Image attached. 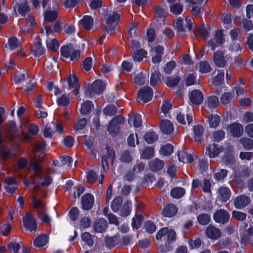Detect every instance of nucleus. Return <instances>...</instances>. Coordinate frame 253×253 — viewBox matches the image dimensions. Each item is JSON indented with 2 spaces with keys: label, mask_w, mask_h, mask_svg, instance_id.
I'll use <instances>...</instances> for the list:
<instances>
[{
  "label": "nucleus",
  "mask_w": 253,
  "mask_h": 253,
  "mask_svg": "<svg viewBox=\"0 0 253 253\" xmlns=\"http://www.w3.org/2000/svg\"><path fill=\"white\" fill-rule=\"evenodd\" d=\"M32 168L35 171V175L41 179L40 182L34 186V190H38L40 186L44 188L48 187L52 181L51 176L48 173H43L42 168L37 161L33 163Z\"/></svg>",
  "instance_id": "1"
},
{
  "label": "nucleus",
  "mask_w": 253,
  "mask_h": 253,
  "mask_svg": "<svg viewBox=\"0 0 253 253\" xmlns=\"http://www.w3.org/2000/svg\"><path fill=\"white\" fill-rule=\"evenodd\" d=\"M33 206L37 210L39 218L44 223L48 224L51 219L47 213L45 204L35 196H33Z\"/></svg>",
  "instance_id": "2"
},
{
  "label": "nucleus",
  "mask_w": 253,
  "mask_h": 253,
  "mask_svg": "<svg viewBox=\"0 0 253 253\" xmlns=\"http://www.w3.org/2000/svg\"><path fill=\"white\" fill-rule=\"evenodd\" d=\"M60 52L63 57L69 58L71 61H78L81 56L80 50L75 49L71 44L62 47Z\"/></svg>",
  "instance_id": "3"
},
{
  "label": "nucleus",
  "mask_w": 253,
  "mask_h": 253,
  "mask_svg": "<svg viewBox=\"0 0 253 253\" xmlns=\"http://www.w3.org/2000/svg\"><path fill=\"white\" fill-rule=\"evenodd\" d=\"M23 224L24 228L30 232L34 233L37 229V224L34 215L30 212H27L23 217Z\"/></svg>",
  "instance_id": "4"
},
{
  "label": "nucleus",
  "mask_w": 253,
  "mask_h": 253,
  "mask_svg": "<svg viewBox=\"0 0 253 253\" xmlns=\"http://www.w3.org/2000/svg\"><path fill=\"white\" fill-rule=\"evenodd\" d=\"M105 87V84L101 81L97 80L91 85L87 86V89L85 94L86 96L91 97L93 93L99 94L101 93Z\"/></svg>",
  "instance_id": "5"
},
{
  "label": "nucleus",
  "mask_w": 253,
  "mask_h": 253,
  "mask_svg": "<svg viewBox=\"0 0 253 253\" xmlns=\"http://www.w3.org/2000/svg\"><path fill=\"white\" fill-rule=\"evenodd\" d=\"M124 120V118L120 115L116 116L111 120L108 126V131L111 135L114 136L119 132V125L123 122Z\"/></svg>",
  "instance_id": "6"
},
{
  "label": "nucleus",
  "mask_w": 253,
  "mask_h": 253,
  "mask_svg": "<svg viewBox=\"0 0 253 253\" xmlns=\"http://www.w3.org/2000/svg\"><path fill=\"white\" fill-rule=\"evenodd\" d=\"M186 26H183V19L181 17H178L176 19L174 24L175 28L178 33L186 32L187 31H191L193 24L192 19L191 18H186Z\"/></svg>",
  "instance_id": "7"
},
{
  "label": "nucleus",
  "mask_w": 253,
  "mask_h": 253,
  "mask_svg": "<svg viewBox=\"0 0 253 253\" xmlns=\"http://www.w3.org/2000/svg\"><path fill=\"white\" fill-rule=\"evenodd\" d=\"M224 42L223 32L221 30L216 31L214 37L208 42V45L211 50H214L219 45Z\"/></svg>",
  "instance_id": "8"
},
{
  "label": "nucleus",
  "mask_w": 253,
  "mask_h": 253,
  "mask_svg": "<svg viewBox=\"0 0 253 253\" xmlns=\"http://www.w3.org/2000/svg\"><path fill=\"white\" fill-rule=\"evenodd\" d=\"M230 215L228 212L224 210H217L213 214V219L216 222L221 224H225L228 222Z\"/></svg>",
  "instance_id": "9"
},
{
  "label": "nucleus",
  "mask_w": 253,
  "mask_h": 253,
  "mask_svg": "<svg viewBox=\"0 0 253 253\" xmlns=\"http://www.w3.org/2000/svg\"><path fill=\"white\" fill-rule=\"evenodd\" d=\"M138 96L144 103H147L152 99L153 90L150 87L145 86L139 90Z\"/></svg>",
  "instance_id": "10"
},
{
  "label": "nucleus",
  "mask_w": 253,
  "mask_h": 253,
  "mask_svg": "<svg viewBox=\"0 0 253 253\" xmlns=\"http://www.w3.org/2000/svg\"><path fill=\"white\" fill-rule=\"evenodd\" d=\"M120 19V16L117 14H114L110 16L107 20L106 30V31L112 34L114 32V29L117 25Z\"/></svg>",
  "instance_id": "11"
},
{
  "label": "nucleus",
  "mask_w": 253,
  "mask_h": 253,
  "mask_svg": "<svg viewBox=\"0 0 253 253\" xmlns=\"http://www.w3.org/2000/svg\"><path fill=\"white\" fill-rule=\"evenodd\" d=\"M107 155H103L102 158V164L104 170L108 169L109 168V165L107 162V159H110L113 164L114 163L116 154L113 149H111L109 147H106Z\"/></svg>",
  "instance_id": "12"
},
{
  "label": "nucleus",
  "mask_w": 253,
  "mask_h": 253,
  "mask_svg": "<svg viewBox=\"0 0 253 253\" xmlns=\"http://www.w3.org/2000/svg\"><path fill=\"white\" fill-rule=\"evenodd\" d=\"M189 97L190 102L194 105L201 104L204 99V95L199 90H194L189 92Z\"/></svg>",
  "instance_id": "13"
},
{
  "label": "nucleus",
  "mask_w": 253,
  "mask_h": 253,
  "mask_svg": "<svg viewBox=\"0 0 253 253\" xmlns=\"http://www.w3.org/2000/svg\"><path fill=\"white\" fill-rule=\"evenodd\" d=\"M251 202L249 197L241 195L236 197L234 201L235 207L237 209H242L247 206Z\"/></svg>",
  "instance_id": "14"
},
{
  "label": "nucleus",
  "mask_w": 253,
  "mask_h": 253,
  "mask_svg": "<svg viewBox=\"0 0 253 253\" xmlns=\"http://www.w3.org/2000/svg\"><path fill=\"white\" fill-rule=\"evenodd\" d=\"M222 148L217 144L213 143L206 148V154L210 158H214L222 152Z\"/></svg>",
  "instance_id": "15"
},
{
  "label": "nucleus",
  "mask_w": 253,
  "mask_h": 253,
  "mask_svg": "<svg viewBox=\"0 0 253 253\" xmlns=\"http://www.w3.org/2000/svg\"><path fill=\"white\" fill-rule=\"evenodd\" d=\"M81 202L83 209L85 210H89L93 205L94 197L91 194H85L83 196Z\"/></svg>",
  "instance_id": "16"
},
{
  "label": "nucleus",
  "mask_w": 253,
  "mask_h": 253,
  "mask_svg": "<svg viewBox=\"0 0 253 253\" xmlns=\"http://www.w3.org/2000/svg\"><path fill=\"white\" fill-rule=\"evenodd\" d=\"M228 129L234 137L241 136L244 131L243 126L239 123H235L228 126Z\"/></svg>",
  "instance_id": "17"
},
{
  "label": "nucleus",
  "mask_w": 253,
  "mask_h": 253,
  "mask_svg": "<svg viewBox=\"0 0 253 253\" xmlns=\"http://www.w3.org/2000/svg\"><path fill=\"white\" fill-rule=\"evenodd\" d=\"M206 233L209 238L212 240L218 239L221 234L220 230L212 225H209L207 228Z\"/></svg>",
  "instance_id": "18"
},
{
  "label": "nucleus",
  "mask_w": 253,
  "mask_h": 253,
  "mask_svg": "<svg viewBox=\"0 0 253 253\" xmlns=\"http://www.w3.org/2000/svg\"><path fill=\"white\" fill-rule=\"evenodd\" d=\"M177 211V208L172 204H167L163 209L162 213L165 216L170 217L174 216Z\"/></svg>",
  "instance_id": "19"
},
{
  "label": "nucleus",
  "mask_w": 253,
  "mask_h": 253,
  "mask_svg": "<svg viewBox=\"0 0 253 253\" xmlns=\"http://www.w3.org/2000/svg\"><path fill=\"white\" fill-rule=\"evenodd\" d=\"M144 168L145 165L143 163H139L137 164L133 167L132 173L131 172H128L126 175V178L127 180H131L134 178L135 174L141 172L144 169Z\"/></svg>",
  "instance_id": "20"
},
{
  "label": "nucleus",
  "mask_w": 253,
  "mask_h": 253,
  "mask_svg": "<svg viewBox=\"0 0 253 253\" xmlns=\"http://www.w3.org/2000/svg\"><path fill=\"white\" fill-rule=\"evenodd\" d=\"M213 61L215 64L219 67H224L226 61L224 56V53L221 51H217L213 54Z\"/></svg>",
  "instance_id": "21"
},
{
  "label": "nucleus",
  "mask_w": 253,
  "mask_h": 253,
  "mask_svg": "<svg viewBox=\"0 0 253 253\" xmlns=\"http://www.w3.org/2000/svg\"><path fill=\"white\" fill-rule=\"evenodd\" d=\"M107 227V222L104 218H100L97 219L93 225L94 231L98 233L104 232Z\"/></svg>",
  "instance_id": "22"
},
{
  "label": "nucleus",
  "mask_w": 253,
  "mask_h": 253,
  "mask_svg": "<svg viewBox=\"0 0 253 253\" xmlns=\"http://www.w3.org/2000/svg\"><path fill=\"white\" fill-rule=\"evenodd\" d=\"M161 131L165 134H171L173 131V126L168 120H162L160 124Z\"/></svg>",
  "instance_id": "23"
},
{
  "label": "nucleus",
  "mask_w": 253,
  "mask_h": 253,
  "mask_svg": "<svg viewBox=\"0 0 253 253\" xmlns=\"http://www.w3.org/2000/svg\"><path fill=\"white\" fill-rule=\"evenodd\" d=\"M194 139L195 141L200 143L203 139V135L204 132V127L200 125L195 126L193 127Z\"/></svg>",
  "instance_id": "24"
},
{
  "label": "nucleus",
  "mask_w": 253,
  "mask_h": 253,
  "mask_svg": "<svg viewBox=\"0 0 253 253\" xmlns=\"http://www.w3.org/2000/svg\"><path fill=\"white\" fill-rule=\"evenodd\" d=\"M68 82L69 87L74 88L75 90V94L79 93V86L78 84V78L75 75H70L68 78Z\"/></svg>",
  "instance_id": "25"
},
{
  "label": "nucleus",
  "mask_w": 253,
  "mask_h": 253,
  "mask_svg": "<svg viewBox=\"0 0 253 253\" xmlns=\"http://www.w3.org/2000/svg\"><path fill=\"white\" fill-rule=\"evenodd\" d=\"M218 198L223 202H226L230 197V190L229 188L222 187L218 189Z\"/></svg>",
  "instance_id": "26"
},
{
  "label": "nucleus",
  "mask_w": 253,
  "mask_h": 253,
  "mask_svg": "<svg viewBox=\"0 0 253 253\" xmlns=\"http://www.w3.org/2000/svg\"><path fill=\"white\" fill-rule=\"evenodd\" d=\"M93 19L90 16H84L81 21L80 24L82 27L85 30H90L93 26Z\"/></svg>",
  "instance_id": "27"
},
{
  "label": "nucleus",
  "mask_w": 253,
  "mask_h": 253,
  "mask_svg": "<svg viewBox=\"0 0 253 253\" xmlns=\"http://www.w3.org/2000/svg\"><path fill=\"white\" fill-rule=\"evenodd\" d=\"M177 156L179 161L183 163H191L193 161L192 157L185 151L178 152Z\"/></svg>",
  "instance_id": "28"
},
{
  "label": "nucleus",
  "mask_w": 253,
  "mask_h": 253,
  "mask_svg": "<svg viewBox=\"0 0 253 253\" xmlns=\"http://www.w3.org/2000/svg\"><path fill=\"white\" fill-rule=\"evenodd\" d=\"M164 166V163L162 161L157 159L152 160L149 163V168L153 171H156L161 169Z\"/></svg>",
  "instance_id": "29"
},
{
  "label": "nucleus",
  "mask_w": 253,
  "mask_h": 253,
  "mask_svg": "<svg viewBox=\"0 0 253 253\" xmlns=\"http://www.w3.org/2000/svg\"><path fill=\"white\" fill-rule=\"evenodd\" d=\"M248 235H244L242 237L241 241L242 243H249L253 249V226L248 229Z\"/></svg>",
  "instance_id": "30"
},
{
  "label": "nucleus",
  "mask_w": 253,
  "mask_h": 253,
  "mask_svg": "<svg viewBox=\"0 0 253 253\" xmlns=\"http://www.w3.org/2000/svg\"><path fill=\"white\" fill-rule=\"evenodd\" d=\"M105 242L106 246L108 248H113L120 243L119 236H115L114 237L106 236L105 237Z\"/></svg>",
  "instance_id": "31"
},
{
  "label": "nucleus",
  "mask_w": 253,
  "mask_h": 253,
  "mask_svg": "<svg viewBox=\"0 0 253 253\" xmlns=\"http://www.w3.org/2000/svg\"><path fill=\"white\" fill-rule=\"evenodd\" d=\"M169 8L170 12L175 15L180 14L183 10V5L179 1L171 3Z\"/></svg>",
  "instance_id": "32"
},
{
  "label": "nucleus",
  "mask_w": 253,
  "mask_h": 253,
  "mask_svg": "<svg viewBox=\"0 0 253 253\" xmlns=\"http://www.w3.org/2000/svg\"><path fill=\"white\" fill-rule=\"evenodd\" d=\"M120 160L122 163H130L133 160L132 152L128 150L123 151L121 154Z\"/></svg>",
  "instance_id": "33"
},
{
  "label": "nucleus",
  "mask_w": 253,
  "mask_h": 253,
  "mask_svg": "<svg viewBox=\"0 0 253 253\" xmlns=\"http://www.w3.org/2000/svg\"><path fill=\"white\" fill-rule=\"evenodd\" d=\"M208 122L210 126L211 127H216L220 121V119L219 116L216 114H211L208 117Z\"/></svg>",
  "instance_id": "34"
},
{
  "label": "nucleus",
  "mask_w": 253,
  "mask_h": 253,
  "mask_svg": "<svg viewBox=\"0 0 253 253\" xmlns=\"http://www.w3.org/2000/svg\"><path fill=\"white\" fill-rule=\"evenodd\" d=\"M146 55L147 52L143 49H140L135 51L133 53L132 57L135 61L140 62L146 57Z\"/></svg>",
  "instance_id": "35"
},
{
  "label": "nucleus",
  "mask_w": 253,
  "mask_h": 253,
  "mask_svg": "<svg viewBox=\"0 0 253 253\" xmlns=\"http://www.w3.org/2000/svg\"><path fill=\"white\" fill-rule=\"evenodd\" d=\"M48 242V237L46 235H41L36 238L34 244L37 247H42Z\"/></svg>",
  "instance_id": "36"
},
{
  "label": "nucleus",
  "mask_w": 253,
  "mask_h": 253,
  "mask_svg": "<svg viewBox=\"0 0 253 253\" xmlns=\"http://www.w3.org/2000/svg\"><path fill=\"white\" fill-rule=\"evenodd\" d=\"M28 129L29 133L24 134V137L26 139H29L32 135L37 134L39 132V128L38 126L34 124L30 125L29 126Z\"/></svg>",
  "instance_id": "37"
},
{
  "label": "nucleus",
  "mask_w": 253,
  "mask_h": 253,
  "mask_svg": "<svg viewBox=\"0 0 253 253\" xmlns=\"http://www.w3.org/2000/svg\"><path fill=\"white\" fill-rule=\"evenodd\" d=\"M185 189L181 187H175L171 189L170 195L175 199H179L182 197L185 194Z\"/></svg>",
  "instance_id": "38"
},
{
  "label": "nucleus",
  "mask_w": 253,
  "mask_h": 253,
  "mask_svg": "<svg viewBox=\"0 0 253 253\" xmlns=\"http://www.w3.org/2000/svg\"><path fill=\"white\" fill-rule=\"evenodd\" d=\"M34 52L35 55L38 56L43 55L45 52L44 49L42 46L41 40L38 38L35 42Z\"/></svg>",
  "instance_id": "39"
},
{
  "label": "nucleus",
  "mask_w": 253,
  "mask_h": 253,
  "mask_svg": "<svg viewBox=\"0 0 253 253\" xmlns=\"http://www.w3.org/2000/svg\"><path fill=\"white\" fill-rule=\"evenodd\" d=\"M131 203L129 201H126L123 205L120 211V215L123 217H126L128 215L131 211Z\"/></svg>",
  "instance_id": "40"
},
{
  "label": "nucleus",
  "mask_w": 253,
  "mask_h": 253,
  "mask_svg": "<svg viewBox=\"0 0 253 253\" xmlns=\"http://www.w3.org/2000/svg\"><path fill=\"white\" fill-rule=\"evenodd\" d=\"M122 201V198L120 196H118L114 199L111 204V208L113 211L116 212L119 211Z\"/></svg>",
  "instance_id": "41"
},
{
  "label": "nucleus",
  "mask_w": 253,
  "mask_h": 253,
  "mask_svg": "<svg viewBox=\"0 0 253 253\" xmlns=\"http://www.w3.org/2000/svg\"><path fill=\"white\" fill-rule=\"evenodd\" d=\"M93 107L92 102L90 101H86L84 103L81 108V113L83 115L88 114Z\"/></svg>",
  "instance_id": "42"
},
{
  "label": "nucleus",
  "mask_w": 253,
  "mask_h": 253,
  "mask_svg": "<svg viewBox=\"0 0 253 253\" xmlns=\"http://www.w3.org/2000/svg\"><path fill=\"white\" fill-rule=\"evenodd\" d=\"M206 103L211 108H216L219 105L218 99L216 96H211L208 98Z\"/></svg>",
  "instance_id": "43"
},
{
  "label": "nucleus",
  "mask_w": 253,
  "mask_h": 253,
  "mask_svg": "<svg viewBox=\"0 0 253 253\" xmlns=\"http://www.w3.org/2000/svg\"><path fill=\"white\" fill-rule=\"evenodd\" d=\"M44 20L46 22H52L57 18V13L56 11H47L44 13Z\"/></svg>",
  "instance_id": "44"
},
{
  "label": "nucleus",
  "mask_w": 253,
  "mask_h": 253,
  "mask_svg": "<svg viewBox=\"0 0 253 253\" xmlns=\"http://www.w3.org/2000/svg\"><path fill=\"white\" fill-rule=\"evenodd\" d=\"M117 111V109L114 105H109L106 106L104 110L103 113L106 116H113L115 115Z\"/></svg>",
  "instance_id": "45"
},
{
  "label": "nucleus",
  "mask_w": 253,
  "mask_h": 253,
  "mask_svg": "<svg viewBox=\"0 0 253 253\" xmlns=\"http://www.w3.org/2000/svg\"><path fill=\"white\" fill-rule=\"evenodd\" d=\"M160 73L155 71L151 75L150 79V84L152 86H155L160 82Z\"/></svg>",
  "instance_id": "46"
},
{
  "label": "nucleus",
  "mask_w": 253,
  "mask_h": 253,
  "mask_svg": "<svg viewBox=\"0 0 253 253\" xmlns=\"http://www.w3.org/2000/svg\"><path fill=\"white\" fill-rule=\"evenodd\" d=\"M158 135L154 132H148L144 136L145 140L149 144H152L158 139Z\"/></svg>",
  "instance_id": "47"
},
{
  "label": "nucleus",
  "mask_w": 253,
  "mask_h": 253,
  "mask_svg": "<svg viewBox=\"0 0 253 253\" xmlns=\"http://www.w3.org/2000/svg\"><path fill=\"white\" fill-rule=\"evenodd\" d=\"M199 71L201 73H207L211 71V67L209 63L206 61H201L198 65Z\"/></svg>",
  "instance_id": "48"
},
{
  "label": "nucleus",
  "mask_w": 253,
  "mask_h": 253,
  "mask_svg": "<svg viewBox=\"0 0 253 253\" xmlns=\"http://www.w3.org/2000/svg\"><path fill=\"white\" fill-rule=\"evenodd\" d=\"M146 81V77L144 74L140 73L133 79L134 83L137 85H143Z\"/></svg>",
  "instance_id": "49"
},
{
  "label": "nucleus",
  "mask_w": 253,
  "mask_h": 253,
  "mask_svg": "<svg viewBox=\"0 0 253 253\" xmlns=\"http://www.w3.org/2000/svg\"><path fill=\"white\" fill-rule=\"evenodd\" d=\"M46 44L47 47L52 51H56L58 49L59 44L56 39L47 41Z\"/></svg>",
  "instance_id": "50"
},
{
  "label": "nucleus",
  "mask_w": 253,
  "mask_h": 253,
  "mask_svg": "<svg viewBox=\"0 0 253 253\" xmlns=\"http://www.w3.org/2000/svg\"><path fill=\"white\" fill-rule=\"evenodd\" d=\"M224 72H220L217 76L212 79V84L214 86H218L221 85L224 80Z\"/></svg>",
  "instance_id": "51"
},
{
  "label": "nucleus",
  "mask_w": 253,
  "mask_h": 253,
  "mask_svg": "<svg viewBox=\"0 0 253 253\" xmlns=\"http://www.w3.org/2000/svg\"><path fill=\"white\" fill-rule=\"evenodd\" d=\"M17 10L23 16L25 15L26 12L29 11L30 7L27 5V2L26 0H24L18 5Z\"/></svg>",
  "instance_id": "52"
},
{
  "label": "nucleus",
  "mask_w": 253,
  "mask_h": 253,
  "mask_svg": "<svg viewBox=\"0 0 253 253\" xmlns=\"http://www.w3.org/2000/svg\"><path fill=\"white\" fill-rule=\"evenodd\" d=\"M225 135V133L224 130H218L212 133V137L214 141L219 142L224 138Z\"/></svg>",
  "instance_id": "53"
},
{
  "label": "nucleus",
  "mask_w": 253,
  "mask_h": 253,
  "mask_svg": "<svg viewBox=\"0 0 253 253\" xmlns=\"http://www.w3.org/2000/svg\"><path fill=\"white\" fill-rule=\"evenodd\" d=\"M240 142L245 149L251 150L253 148V140L250 138H242Z\"/></svg>",
  "instance_id": "54"
},
{
  "label": "nucleus",
  "mask_w": 253,
  "mask_h": 253,
  "mask_svg": "<svg viewBox=\"0 0 253 253\" xmlns=\"http://www.w3.org/2000/svg\"><path fill=\"white\" fill-rule=\"evenodd\" d=\"M233 218L238 221H244L246 219L247 214L243 212L233 211L232 212Z\"/></svg>",
  "instance_id": "55"
},
{
  "label": "nucleus",
  "mask_w": 253,
  "mask_h": 253,
  "mask_svg": "<svg viewBox=\"0 0 253 253\" xmlns=\"http://www.w3.org/2000/svg\"><path fill=\"white\" fill-rule=\"evenodd\" d=\"M197 219L201 225L208 224L210 221V216L206 213L200 214L198 216Z\"/></svg>",
  "instance_id": "56"
},
{
  "label": "nucleus",
  "mask_w": 253,
  "mask_h": 253,
  "mask_svg": "<svg viewBox=\"0 0 253 253\" xmlns=\"http://www.w3.org/2000/svg\"><path fill=\"white\" fill-rule=\"evenodd\" d=\"M173 152V147L170 144L166 145L160 149V153L164 156H168L172 153Z\"/></svg>",
  "instance_id": "57"
},
{
  "label": "nucleus",
  "mask_w": 253,
  "mask_h": 253,
  "mask_svg": "<svg viewBox=\"0 0 253 253\" xmlns=\"http://www.w3.org/2000/svg\"><path fill=\"white\" fill-rule=\"evenodd\" d=\"M128 121L129 124H130L131 122H133V126L135 127H139L142 124L141 116L137 114L134 115L133 119H129Z\"/></svg>",
  "instance_id": "58"
},
{
  "label": "nucleus",
  "mask_w": 253,
  "mask_h": 253,
  "mask_svg": "<svg viewBox=\"0 0 253 253\" xmlns=\"http://www.w3.org/2000/svg\"><path fill=\"white\" fill-rule=\"evenodd\" d=\"M180 79L178 77H170L167 79L166 84L170 87H174L177 85L179 83Z\"/></svg>",
  "instance_id": "59"
},
{
  "label": "nucleus",
  "mask_w": 253,
  "mask_h": 253,
  "mask_svg": "<svg viewBox=\"0 0 253 253\" xmlns=\"http://www.w3.org/2000/svg\"><path fill=\"white\" fill-rule=\"evenodd\" d=\"M86 124L87 120L85 118H82L74 125V129L76 131L83 129L84 128Z\"/></svg>",
  "instance_id": "60"
},
{
  "label": "nucleus",
  "mask_w": 253,
  "mask_h": 253,
  "mask_svg": "<svg viewBox=\"0 0 253 253\" xmlns=\"http://www.w3.org/2000/svg\"><path fill=\"white\" fill-rule=\"evenodd\" d=\"M59 160V167L63 166L65 165H68L69 167H70L73 161L72 158L68 156L60 157Z\"/></svg>",
  "instance_id": "61"
},
{
  "label": "nucleus",
  "mask_w": 253,
  "mask_h": 253,
  "mask_svg": "<svg viewBox=\"0 0 253 253\" xmlns=\"http://www.w3.org/2000/svg\"><path fill=\"white\" fill-rule=\"evenodd\" d=\"M154 155L153 149L151 147H147L144 149L141 154V157L143 158L148 159Z\"/></svg>",
  "instance_id": "62"
},
{
  "label": "nucleus",
  "mask_w": 253,
  "mask_h": 253,
  "mask_svg": "<svg viewBox=\"0 0 253 253\" xmlns=\"http://www.w3.org/2000/svg\"><path fill=\"white\" fill-rule=\"evenodd\" d=\"M70 99L66 94H63L57 100V104L60 106H66L68 105Z\"/></svg>",
  "instance_id": "63"
},
{
  "label": "nucleus",
  "mask_w": 253,
  "mask_h": 253,
  "mask_svg": "<svg viewBox=\"0 0 253 253\" xmlns=\"http://www.w3.org/2000/svg\"><path fill=\"white\" fill-rule=\"evenodd\" d=\"M143 219L142 216L140 215H136L135 217H133L132 222V226L133 228L138 229L141 226V222Z\"/></svg>",
  "instance_id": "64"
}]
</instances>
